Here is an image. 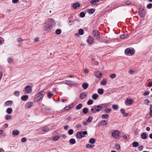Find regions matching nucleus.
I'll return each instance as SVG.
<instances>
[{"label":"nucleus","instance_id":"51","mask_svg":"<svg viewBox=\"0 0 152 152\" xmlns=\"http://www.w3.org/2000/svg\"><path fill=\"white\" fill-rule=\"evenodd\" d=\"M53 94L50 92H49L48 93V96L49 98H50L51 97L53 96Z\"/></svg>","mask_w":152,"mask_h":152},{"label":"nucleus","instance_id":"48","mask_svg":"<svg viewBox=\"0 0 152 152\" xmlns=\"http://www.w3.org/2000/svg\"><path fill=\"white\" fill-rule=\"evenodd\" d=\"M111 110L110 108H108L105 110L104 111L107 113H109L111 112Z\"/></svg>","mask_w":152,"mask_h":152},{"label":"nucleus","instance_id":"19","mask_svg":"<svg viewBox=\"0 0 152 152\" xmlns=\"http://www.w3.org/2000/svg\"><path fill=\"white\" fill-rule=\"evenodd\" d=\"M141 137L143 139H145L147 138V134L143 132L141 134Z\"/></svg>","mask_w":152,"mask_h":152},{"label":"nucleus","instance_id":"56","mask_svg":"<svg viewBox=\"0 0 152 152\" xmlns=\"http://www.w3.org/2000/svg\"><path fill=\"white\" fill-rule=\"evenodd\" d=\"M89 70L87 68H85L84 70V72L85 73H88L89 72Z\"/></svg>","mask_w":152,"mask_h":152},{"label":"nucleus","instance_id":"31","mask_svg":"<svg viewBox=\"0 0 152 152\" xmlns=\"http://www.w3.org/2000/svg\"><path fill=\"white\" fill-rule=\"evenodd\" d=\"M90 143L91 144H94L95 142V140L94 138H91L89 141Z\"/></svg>","mask_w":152,"mask_h":152},{"label":"nucleus","instance_id":"38","mask_svg":"<svg viewBox=\"0 0 152 152\" xmlns=\"http://www.w3.org/2000/svg\"><path fill=\"white\" fill-rule=\"evenodd\" d=\"M93 119V118L91 116H89L87 120V121L89 123L91 122Z\"/></svg>","mask_w":152,"mask_h":152},{"label":"nucleus","instance_id":"12","mask_svg":"<svg viewBox=\"0 0 152 152\" xmlns=\"http://www.w3.org/2000/svg\"><path fill=\"white\" fill-rule=\"evenodd\" d=\"M93 107L95 110V111L94 112V113H95L97 112H99L101 110V107L99 106V105H95Z\"/></svg>","mask_w":152,"mask_h":152},{"label":"nucleus","instance_id":"45","mask_svg":"<svg viewBox=\"0 0 152 152\" xmlns=\"http://www.w3.org/2000/svg\"><path fill=\"white\" fill-rule=\"evenodd\" d=\"M61 33V30L59 29H57L56 31V34L59 35Z\"/></svg>","mask_w":152,"mask_h":152},{"label":"nucleus","instance_id":"63","mask_svg":"<svg viewBox=\"0 0 152 152\" xmlns=\"http://www.w3.org/2000/svg\"><path fill=\"white\" fill-rule=\"evenodd\" d=\"M120 111L122 114H124L125 112V110L124 109H121L120 110Z\"/></svg>","mask_w":152,"mask_h":152},{"label":"nucleus","instance_id":"11","mask_svg":"<svg viewBox=\"0 0 152 152\" xmlns=\"http://www.w3.org/2000/svg\"><path fill=\"white\" fill-rule=\"evenodd\" d=\"M87 41L89 44H92L93 42L94 38L89 36L88 38Z\"/></svg>","mask_w":152,"mask_h":152},{"label":"nucleus","instance_id":"16","mask_svg":"<svg viewBox=\"0 0 152 152\" xmlns=\"http://www.w3.org/2000/svg\"><path fill=\"white\" fill-rule=\"evenodd\" d=\"M80 6V4L79 3L77 2L73 4L72 7L74 9H76L77 7Z\"/></svg>","mask_w":152,"mask_h":152},{"label":"nucleus","instance_id":"46","mask_svg":"<svg viewBox=\"0 0 152 152\" xmlns=\"http://www.w3.org/2000/svg\"><path fill=\"white\" fill-rule=\"evenodd\" d=\"M109 117V116L107 114L103 115H102V118L104 119L107 118Z\"/></svg>","mask_w":152,"mask_h":152},{"label":"nucleus","instance_id":"60","mask_svg":"<svg viewBox=\"0 0 152 152\" xmlns=\"http://www.w3.org/2000/svg\"><path fill=\"white\" fill-rule=\"evenodd\" d=\"M71 108V107L70 106H67V107H65L64 110H69Z\"/></svg>","mask_w":152,"mask_h":152},{"label":"nucleus","instance_id":"33","mask_svg":"<svg viewBox=\"0 0 152 152\" xmlns=\"http://www.w3.org/2000/svg\"><path fill=\"white\" fill-rule=\"evenodd\" d=\"M94 102V101L91 99H90L87 102V104L88 105L92 104Z\"/></svg>","mask_w":152,"mask_h":152},{"label":"nucleus","instance_id":"59","mask_svg":"<svg viewBox=\"0 0 152 152\" xmlns=\"http://www.w3.org/2000/svg\"><path fill=\"white\" fill-rule=\"evenodd\" d=\"M27 140L26 139L25 137H23L21 139V141L22 142H25Z\"/></svg>","mask_w":152,"mask_h":152},{"label":"nucleus","instance_id":"6","mask_svg":"<svg viewBox=\"0 0 152 152\" xmlns=\"http://www.w3.org/2000/svg\"><path fill=\"white\" fill-rule=\"evenodd\" d=\"M43 28L45 30L48 31H49L53 28V27L45 23L44 26Z\"/></svg>","mask_w":152,"mask_h":152},{"label":"nucleus","instance_id":"26","mask_svg":"<svg viewBox=\"0 0 152 152\" xmlns=\"http://www.w3.org/2000/svg\"><path fill=\"white\" fill-rule=\"evenodd\" d=\"M5 118L6 120H8L11 119L12 116L11 115H6Z\"/></svg>","mask_w":152,"mask_h":152},{"label":"nucleus","instance_id":"32","mask_svg":"<svg viewBox=\"0 0 152 152\" xmlns=\"http://www.w3.org/2000/svg\"><path fill=\"white\" fill-rule=\"evenodd\" d=\"M69 141L70 143L72 144H74L76 142V141H75V139H70L69 140Z\"/></svg>","mask_w":152,"mask_h":152},{"label":"nucleus","instance_id":"57","mask_svg":"<svg viewBox=\"0 0 152 152\" xmlns=\"http://www.w3.org/2000/svg\"><path fill=\"white\" fill-rule=\"evenodd\" d=\"M72 83V82L70 80H68L66 81V84L68 85H70Z\"/></svg>","mask_w":152,"mask_h":152},{"label":"nucleus","instance_id":"37","mask_svg":"<svg viewBox=\"0 0 152 152\" xmlns=\"http://www.w3.org/2000/svg\"><path fill=\"white\" fill-rule=\"evenodd\" d=\"M48 129L47 126H45L42 129L41 131L42 132H45L46 131H48Z\"/></svg>","mask_w":152,"mask_h":152},{"label":"nucleus","instance_id":"17","mask_svg":"<svg viewBox=\"0 0 152 152\" xmlns=\"http://www.w3.org/2000/svg\"><path fill=\"white\" fill-rule=\"evenodd\" d=\"M87 96V95L85 94V93H83L81 94L80 96V98L83 99L85 98Z\"/></svg>","mask_w":152,"mask_h":152},{"label":"nucleus","instance_id":"47","mask_svg":"<svg viewBox=\"0 0 152 152\" xmlns=\"http://www.w3.org/2000/svg\"><path fill=\"white\" fill-rule=\"evenodd\" d=\"M113 108L114 110H117L118 108V106L116 104L113 105Z\"/></svg>","mask_w":152,"mask_h":152},{"label":"nucleus","instance_id":"29","mask_svg":"<svg viewBox=\"0 0 152 152\" xmlns=\"http://www.w3.org/2000/svg\"><path fill=\"white\" fill-rule=\"evenodd\" d=\"M28 99V96L26 95L22 96L21 98V99L23 101H25L26 100Z\"/></svg>","mask_w":152,"mask_h":152},{"label":"nucleus","instance_id":"30","mask_svg":"<svg viewBox=\"0 0 152 152\" xmlns=\"http://www.w3.org/2000/svg\"><path fill=\"white\" fill-rule=\"evenodd\" d=\"M82 107V105L81 104H79L76 107V109L77 110H80Z\"/></svg>","mask_w":152,"mask_h":152},{"label":"nucleus","instance_id":"40","mask_svg":"<svg viewBox=\"0 0 152 152\" xmlns=\"http://www.w3.org/2000/svg\"><path fill=\"white\" fill-rule=\"evenodd\" d=\"M84 33V31L82 29H80L79 30V34L81 35H83Z\"/></svg>","mask_w":152,"mask_h":152},{"label":"nucleus","instance_id":"5","mask_svg":"<svg viewBox=\"0 0 152 152\" xmlns=\"http://www.w3.org/2000/svg\"><path fill=\"white\" fill-rule=\"evenodd\" d=\"M46 24L50 25L53 27L55 24V20L52 18H48L47 19Z\"/></svg>","mask_w":152,"mask_h":152},{"label":"nucleus","instance_id":"28","mask_svg":"<svg viewBox=\"0 0 152 152\" xmlns=\"http://www.w3.org/2000/svg\"><path fill=\"white\" fill-rule=\"evenodd\" d=\"M60 137V136L59 135L53 137V140L56 141L59 139Z\"/></svg>","mask_w":152,"mask_h":152},{"label":"nucleus","instance_id":"42","mask_svg":"<svg viewBox=\"0 0 152 152\" xmlns=\"http://www.w3.org/2000/svg\"><path fill=\"white\" fill-rule=\"evenodd\" d=\"M13 59L11 58H8L7 61L9 63H12L13 62Z\"/></svg>","mask_w":152,"mask_h":152},{"label":"nucleus","instance_id":"21","mask_svg":"<svg viewBox=\"0 0 152 152\" xmlns=\"http://www.w3.org/2000/svg\"><path fill=\"white\" fill-rule=\"evenodd\" d=\"M107 124V122L103 120L101 121L100 122V123H99V125L102 126H104Z\"/></svg>","mask_w":152,"mask_h":152},{"label":"nucleus","instance_id":"25","mask_svg":"<svg viewBox=\"0 0 152 152\" xmlns=\"http://www.w3.org/2000/svg\"><path fill=\"white\" fill-rule=\"evenodd\" d=\"M99 95L96 94H93L92 96V99L94 100H96L97 99Z\"/></svg>","mask_w":152,"mask_h":152},{"label":"nucleus","instance_id":"54","mask_svg":"<svg viewBox=\"0 0 152 152\" xmlns=\"http://www.w3.org/2000/svg\"><path fill=\"white\" fill-rule=\"evenodd\" d=\"M144 103L146 104H148L150 102V101H149L148 99H146L144 100Z\"/></svg>","mask_w":152,"mask_h":152},{"label":"nucleus","instance_id":"27","mask_svg":"<svg viewBox=\"0 0 152 152\" xmlns=\"http://www.w3.org/2000/svg\"><path fill=\"white\" fill-rule=\"evenodd\" d=\"M95 11V10L94 9H91L88 11V12L90 14H92Z\"/></svg>","mask_w":152,"mask_h":152},{"label":"nucleus","instance_id":"64","mask_svg":"<svg viewBox=\"0 0 152 152\" xmlns=\"http://www.w3.org/2000/svg\"><path fill=\"white\" fill-rule=\"evenodd\" d=\"M19 0H12V2L13 3L15 4L17 3Z\"/></svg>","mask_w":152,"mask_h":152},{"label":"nucleus","instance_id":"53","mask_svg":"<svg viewBox=\"0 0 152 152\" xmlns=\"http://www.w3.org/2000/svg\"><path fill=\"white\" fill-rule=\"evenodd\" d=\"M127 36V34L121 35L120 36V38L121 39H124L125 37H126Z\"/></svg>","mask_w":152,"mask_h":152},{"label":"nucleus","instance_id":"7","mask_svg":"<svg viewBox=\"0 0 152 152\" xmlns=\"http://www.w3.org/2000/svg\"><path fill=\"white\" fill-rule=\"evenodd\" d=\"M133 103V100L128 98H127L125 101V104L126 105H130L132 104Z\"/></svg>","mask_w":152,"mask_h":152},{"label":"nucleus","instance_id":"23","mask_svg":"<svg viewBox=\"0 0 152 152\" xmlns=\"http://www.w3.org/2000/svg\"><path fill=\"white\" fill-rule=\"evenodd\" d=\"M98 93L100 95H102L103 94L104 90L102 88H99L97 90Z\"/></svg>","mask_w":152,"mask_h":152},{"label":"nucleus","instance_id":"36","mask_svg":"<svg viewBox=\"0 0 152 152\" xmlns=\"http://www.w3.org/2000/svg\"><path fill=\"white\" fill-rule=\"evenodd\" d=\"M14 94L15 96H18L20 95V92L18 91H16L14 92Z\"/></svg>","mask_w":152,"mask_h":152},{"label":"nucleus","instance_id":"44","mask_svg":"<svg viewBox=\"0 0 152 152\" xmlns=\"http://www.w3.org/2000/svg\"><path fill=\"white\" fill-rule=\"evenodd\" d=\"M150 115L151 117H152V104L150 105Z\"/></svg>","mask_w":152,"mask_h":152},{"label":"nucleus","instance_id":"55","mask_svg":"<svg viewBox=\"0 0 152 152\" xmlns=\"http://www.w3.org/2000/svg\"><path fill=\"white\" fill-rule=\"evenodd\" d=\"M85 14L84 12H82L80 13V16L81 17L83 18L85 16Z\"/></svg>","mask_w":152,"mask_h":152},{"label":"nucleus","instance_id":"35","mask_svg":"<svg viewBox=\"0 0 152 152\" xmlns=\"http://www.w3.org/2000/svg\"><path fill=\"white\" fill-rule=\"evenodd\" d=\"M100 0H92L90 1V3L92 5H93L94 3L98 2Z\"/></svg>","mask_w":152,"mask_h":152},{"label":"nucleus","instance_id":"58","mask_svg":"<svg viewBox=\"0 0 152 152\" xmlns=\"http://www.w3.org/2000/svg\"><path fill=\"white\" fill-rule=\"evenodd\" d=\"M147 8L150 9L152 7V4H149L147 6Z\"/></svg>","mask_w":152,"mask_h":152},{"label":"nucleus","instance_id":"3","mask_svg":"<svg viewBox=\"0 0 152 152\" xmlns=\"http://www.w3.org/2000/svg\"><path fill=\"white\" fill-rule=\"evenodd\" d=\"M87 134V132L86 131L78 132L77 134V137L79 139H80L82 137H84L85 136V135Z\"/></svg>","mask_w":152,"mask_h":152},{"label":"nucleus","instance_id":"50","mask_svg":"<svg viewBox=\"0 0 152 152\" xmlns=\"http://www.w3.org/2000/svg\"><path fill=\"white\" fill-rule=\"evenodd\" d=\"M94 145H91V144H87L86 145V147L87 148H93L94 147Z\"/></svg>","mask_w":152,"mask_h":152},{"label":"nucleus","instance_id":"62","mask_svg":"<svg viewBox=\"0 0 152 152\" xmlns=\"http://www.w3.org/2000/svg\"><path fill=\"white\" fill-rule=\"evenodd\" d=\"M147 86L148 87H150L152 86V82H149L147 85Z\"/></svg>","mask_w":152,"mask_h":152},{"label":"nucleus","instance_id":"8","mask_svg":"<svg viewBox=\"0 0 152 152\" xmlns=\"http://www.w3.org/2000/svg\"><path fill=\"white\" fill-rule=\"evenodd\" d=\"M119 132L118 130L113 132L112 134L113 137L115 138H118L119 137Z\"/></svg>","mask_w":152,"mask_h":152},{"label":"nucleus","instance_id":"61","mask_svg":"<svg viewBox=\"0 0 152 152\" xmlns=\"http://www.w3.org/2000/svg\"><path fill=\"white\" fill-rule=\"evenodd\" d=\"M106 104H102L101 105H99V106L101 107V109L103 107H105L106 106Z\"/></svg>","mask_w":152,"mask_h":152},{"label":"nucleus","instance_id":"2","mask_svg":"<svg viewBox=\"0 0 152 152\" xmlns=\"http://www.w3.org/2000/svg\"><path fill=\"white\" fill-rule=\"evenodd\" d=\"M134 50L132 49H131L130 48H127L125 50V54L128 56H132L134 54Z\"/></svg>","mask_w":152,"mask_h":152},{"label":"nucleus","instance_id":"9","mask_svg":"<svg viewBox=\"0 0 152 152\" xmlns=\"http://www.w3.org/2000/svg\"><path fill=\"white\" fill-rule=\"evenodd\" d=\"M25 94H30L31 92V88L30 86H27L25 88Z\"/></svg>","mask_w":152,"mask_h":152},{"label":"nucleus","instance_id":"49","mask_svg":"<svg viewBox=\"0 0 152 152\" xmlns=\"http://www.w3.org/2000/svg\"><path fill=\"white\" fill-rule=\"evenodd\" d=\"M115 148H116L118 149L119 150L120 148V145L118 143H117L115 144Z\"/></svg>","mask_w":152,"mask_h":152},{"label":"nucleus","instance_id":"14","mask_svg":"<svg viewBox=\"0 0 152 152\" xmlns=\"http://www.w3.org/2000/svg\"><path fill=\"white\" fill-rule=\"evenodd\" d=\"M12 134L14 136H17L20 134V132L18 130H15L12 132Z\"/></svg>","mask_w":152,"mask_h":152},{"label":"nucleus","instance_id":"24","mask_svg":"<svg viewBox=\"0 0 152 152\" xmlns=\"http://www.w3.org/2000/svg\"><path fill=\"white\" fill-rule=\"evenodd\" d=\"M12 108H8L7 109L6 112L8 114H10L12 113Z\"/></svg>","mask_w":152,"mask_h":152},{"label":"nucleus","instance_id":"34","mask_svg":"<svg viewBox=\"0 0 152 152\" xmlns=\"http://www.w3.org/2000/svg\"><path fill=\"white\" fill-rule=\"evenodd\" d=\"M132 145L133 147H135L138 146L139 143L137 142H133Z\"/></svg>","mask_w":152,"mask_h":152},{"label":"nucleus","instance_id":"10","mask_svg":"<svg viewBox=\"0 0 152 152\" xmlns=\"http://www.w3.org/2000/svg\"><path fill=\"white\" fill-rule=\"evenodd\" d=\"M139 14L141 17H144L145 15V12L143 9H141L139 10Z\"/></svg>","mask_w":152,"mask_h":152},{"label":"nucleus","instance_id":"52","mask_svg":"<svg viewBox=\"0 0 152 152\" xmlns=\"http://www.w3.org/2000/svg\"><path fill=\"white\" fill-rule=\"evenodd\" d=\"M149 92L148 91H145V92L143 94V95L145 96H148L149 94Z\"/></svg>","mask_w":152,"mask_h":152},{"label":"nucleus","instance_id":"1","mask_svg":"<svg viewBox=\"0 0 152 152\" xmlns=\"http://www.w3.org/2000/svg\"><path fill=\"white\" fill-rule=\"evenodd\" d=\"M45 94V91H42L39 92L35 96L34 100L36 102L39 101L41 99H42Z\"/></svg>","mask_w":152,"mask_h":152},{"label":"nucleus","instance_id":"22","mask_svg":"<svg viewBox=\"0 0 152 152\" xmlns=\"http://www.w3.org/2000/svg\"><path fill=\"white\" fill-rule=\"evenodd\" d=\"M88 86V84L87 83H85L83 84L82 87L85 89H86Z\"/></svg>","mask_w":152,"mask_h":152},{"label":"nucleus","instance_id":"4","mask_svg":"<svg viewBox=\"0 0 152 152\" xmlns=\"http://www.w3.org/2000/svg\"><path fill=\"white\" fill-rule=\"evenodd\" d=\"M99 33L98 31L96 30H93L92 32V34L93 36L98 40H99L100 39Z\"/></svg>","mask_w":152,"mask_h":152},{"label":"nucleus","instance_id":"18","mask_svg":"<svg viewBox=\"0 0 152 152\" xmlns=\"http://www.w3.org/2000/svg\"><path fill=\"white\" fill-rule=\"evenodd\" d=\"M12 104V102L11 101H8L6 102L4 104V106H7L11 105Z\"/></svg>","mask_w":152,"mask_h":152},{"label":"nucleus","instance_id":"39","mask_svg":"<svg viewBox=\"0 0 152 152\" xmlns=\"http://www.w3.org/2000/svg\"><path fill=\"white\" fill-rule=\"evenodd\" d=\"M88 112V109L86 108H84L83 109V113L85 114H86Z\"/></svg>","mask_w":152,"mask_h":152},{"label":"nucleus","instance_id":"43","mask_svg":"<svg viewBox=\"0 0 152 152\" xmlns=\"http://www.w3.org/2000/svg\"><path fill=\"white\" fill-rule=\"evenodd\" d=\"M68 133L69 135H72L73 133V130L72 129H71L68 131Z\"/></svg>","mask_w":152,"mask_h":152},{"label":"nucleus","instance_id":"15","mask_svg":"<svg viewBox=\"0 0 152 152\" xmlns=\"http://www.w3.org/2000/svg\"><path fill=\"white\" fill-rule=\"evenodd\" d=\"M33 103L32 102H28L26 104V107L28 108H29L32 106Z\"/></svg>","mask_w":152,"mask_h":152},{"label":"nucleus","instance_id":"20","mask_svg":"<svg viewBox=\"0 0 152 152\" xmlns=\"http://www.w3.org/2000/svg\"><path fill=\"white\" fill-rule=\"evenodd\" d=\"M107 83V80L104 79L101 82V85L102 86H105Z\"/></svg>","mask_w":152,"mask_h":152},{"label":"nucleus","instance_id":"41","mask_svg":"<svg viewBox=\"0 0 152 152\" xmlns=\"http://www.w3.org/2000/svg\"><path fill=\"white\" fill-rule=\"evenodd\" d=\"M110 77L111 78L113 79L116 77V75L115 74H112L110 75Z\"/></svg>","mask_w":152,"mask_h":152},{"label":"nucleus","instance_id":"13","mask_svg":"<svg viewBox=\"0 0 152 152\" xmlns=\"http://www.w3.org/2000/svg\"><path fill=\"white\" fill-rule=\"evenodd\" d=\"M95 75L96 77L100 78L101 77L102 74L100 72L97 71L95 72Z\"/></svg>","mask_w":152,"mask_h":152}]
</instances>
